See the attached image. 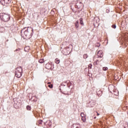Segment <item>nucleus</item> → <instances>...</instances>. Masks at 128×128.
Segmentation results:
<instances>
[{"instance_id": "obj_25", "label": "nucleus", "mask_w": 128, "mask_h": 128, "mask_svg": "<svg viewBox=\"0 0 128 128\" xmlns=\"http://www.w3.org/2000/svg\"><path fill=\"white\" fill-rule=\"evenodd\" d=\"M94 118V120H96V117L95 116V117Z\"/></svg>"}, {"instance_id": "obj_13", "label": "nucleus", "mask_w": 128, "mask_h": 128, "mask_svg": "<svg viewBox=\"0 0 128 128\" xmlns=\"http://www.w3.org/2000/svg\"><path fill=\"white\" fill-rule=\"evenodd\" d=\"M80 24H81V26H84V22H82V18H80Z\"/></svg>"}, {"instance_id": "obj_16", "label": "nucleus", "mask_w": 128, "mask_h": 128, "mask_svg": "<svg viewBox=\"0 0 128 128\" xmlns=\"http://www.w3.org/2000/svg\"><path fill=\"white\" fill-rule=\"evenodd\" d=\"M4 28H0V32H4Z\"/></svg>"}, {"instance_id": "obj_6", "label": "nucleus", "mask_w": 128, "mask_h": 128, "mask_svg": "<svg viewBox=\"0 0 128 128\" xmlns=\"http://www.w3.org/2000/svg\"><path fill=\"white\" fill-rule=\"evenodd\" d=\"M76 6L78 8H80L82 7V3L80 2H78L76 4Z\"/></svg>"}, {"instance_id": "obj_27", "label": "nucleus", "mask_w": 128, "mask_h": 128, "mask_svg": "<svg viewBox=\"0 0 128 128\" xmlns=\"http://www.w3.org/2000/svg\"><path fill=\"white\" fill-rule=\"evenodd\" d=\"M16 50H16L14 52H16Z\"/></svg>"}, {"instance_id": "obj_15", "label": "nucleus", "mask_w": 128, "mask_h": 128, "mask_svg": "<svg viewBox=\"0 0 128 128\" xmlns=\"http://www.w3.org/2000/svg\"><path fill=\"white\" fill-rule=\"evenodd\" d=\"M26 109L28 110H32V107H30V106H26Z\"/></svg>"}, {"instance_id": "obj_9", "label": "nucleus", "mask_w": 128, "mask_h": 128, "mask_svg": "<svg viewBox=\"0 0 128 128\" xmlns=\"http://www.w3.org/2000/svg\"><path fill=\"white\" fill-rule=\"evenodd\" d=\"M52 65L50 64H47L46 65V68H47L48 70H50L51 68Z\"/></svg>"}, {"instance_id": "obj_23", "label": "nucleus", "mask_w": 128, "mask_h": 128, "mask_svg": "<svg viewBox=\"0 0 128 128\" xmlns=\"http://www.w3.org/2000/svg\"><path fill=\"white\" fill-rule=\"evenodd\" d=\"M96 112V114H97L96 116H100V114H98V112Z\"/></svg>"}, {"instance_id": "obj_22", "label": "nucleus", "mask_w": 128, "mask_h": 128, "mask_svg": "<svg viewBox=\"0 0 128 128\" xmlns=\"http://www.w3.org/2000/svg\"><path fill=\"white\" fill-rule=\"evenodd\" d=\"M48 86H49L50 88H52V84H49Z\"/></svg>"}, {"instance_id": "obj_18", "label": "nucleus", "mask_w": 128, "mask_h": 128, "mask_svg": "<svg viewBox=\"0 0 128 128\" xmlns=\"http://www.w3.org/2000/svg\"><path fill=\"white\" fill-rule=\"evenodd\" d=\"M82 122H86V117H82Z\"/></svg>"}, {"instance_id": "obj_26", "label": "nucleus", "mask_w": 128, "mask_h": 128, "mask_svg": "<svg viewBox=\"0 0 128 128\" xmlns=\"http://www.w3.org/2000/svg\"><path fill=\"white\" fill-rule=\"evenodd\" d=\"M26 48H24V50H26Z\"/></svg>"}, {"instance_id": "obj_11", "label": "nucleus", "mask_w": 128, "mask_h": 128, "mask_svg": "<svg viewBox=\"0 0 128 128\" xmlns=\"http://www.w3.org/2000/svg\"><path fill=\"white\" fill-rule=\"evenodd\" d=\"M75 28H78V20L76 21V22L75 23Z\"/></svg>"}, {"instance_id": "obj_29", "label": "nucleus", "mask_w": 128, "mask_h": 128, "mask_svg": "<svg viewBox=\"0 0 128 128\" xmlns=\"http://www.w3.org/2000/svg\"><path fill=\"white\" fill-rule=\"evenodd\" d=\"M48 84H50V82H48Z\"/></svg>"}, {"instance_id": "obj_8", "label": "nucleus", "mask_w": 128, "mask_h": 128, "mask_svg": "<svg viewBox=\"0 0 128 128\" xmlns=\"http://www.w3.org/2000/svg\"><path fill=\"white\" fill-rule=\"evenodd\" d=\"M36 124L38 126H42V120H40L37 122Z\"/></svg>"}, {"instance_id": "obj_3", "label": "nucleus", "mask_w": 128, "mask_h": 128, "mask_svg": "<svg viewBox=\"0 0 128 128\" xmlns=\"http://www.w3.org/2000/svg\"><path fill=\"white\" fill-rule=\"evenodd\" d=\"M22 67L16 68L15 70V76L16 78H20L22 76Z\"/></svg>"}, {"instance_id": "obj_17", "label": "nucleus", "mask_w": 128, "mask_h": 128, "mask_svg": "<svg viewBox=\"0 0 128 128\" xmlns=\"http://www.w3.org/2000/svg\"><path fill=\"white\" fill-rule=\"evenodd\" d=\"M92 64H89V65H88V68L92 69Z\"/></svg>"}, {"instance_id": "obj_5", "label": "nucleus", "mask_w": 128, "mask_h": 128, "mask_svg": "<svg viewBox=\"0 0 128 128\" xmlns=\"http://www.w3.org/2000/svg\"><path fill=\"white\" fill-rule=\"evenodd\" d=\"M97 55L98 58H102L104 56V52H102V50H100L98 52Z\"/></svg>"}, {"instance_id": "obj_12", "label": "nucleus", "mask_w": 128, "mask_h": 128, "mask_svg": "<svg viewBox=\"0 0 128 128\" xmlns=\"http://www.w3.org/2000/svg\"><path fill=\"white\" fill-rule=\"evenodd\" d=\"M38 62L40 63V64H44V59H40L39 60H38Z\"/></svg>"}, {"instance_id": "obj_10", "label": "nucleus", "mask_w": 128, "mask_h": 128, "mask_svg": "<svg viewBox=\"0 0 128 128\" xmlns=\"http://www.w3.org/2000/svg\"><path fill=\"white\" fill-rule=\"evenodd\" d=\"M55 62L57 64H60V59L56 58L55 59Z\"/></svg>"}, {"instance_id": "obj_19", "label": "nucleus", "mask_w": 128, "mask_h": 128, "mask_svg": "<svg viewBox=\"0 0 128 128\" xmlns=\"http://www.w3.org/2000/svg\"><path fill=\"white\" fill-rule=\"evenodd\" d=\"M102 70H108V67H104V68H102Z\"/></svg>"}, {"instance_id": "obj_7", "label": "nucleus", "mask_w": 128, "mask_h": 128, "mask_svg": "<svg viewBox=\"0 0 128 128\" xmlns=\"http://www.w3.org/2000/svg\"><path fill=\"white\" fill-rule=\"evenodd\" d=\"M72 128H80V124L78 123L74 124L72 126Z\"/></svg>"}, {"instance_id": "obj_20", "label": "nucleus", "mask_w": 128, "mask_h": 128, "mask_svg": "<svg viewBox=\"0 0 128 128\" xmlns=\"http://www.w3.org/2000/svg\"><path fill=\"white\" fill-rule=\"evenodd\" d=\"M88 54H84V58H88Z\"/></svg>"}, {"instance_id": "obj_1", "label": "nucleus", "mask_w": 128, "mask_h": 128, "mask_svg": "<svg viewBox=\"0 0 128 128\" xmlns=\"http://www.w3.org/2000/svg\"><path fill=\"white\" fill-rule=\"evenodd\" d=\"M30 30H32V28L26 29V28H24L22 30L21 34L23 36L24 38L28 40L32 38V33L30 32Z\"/></svg>"}, {"instance_id": "obj_28", "label": "nucleus", "mask_w": 128, "mask_h": 128, "mask_svg": "<svg viewBox=\"0 0 128 128\" xmlns=\"http://www.w3.org/2000/svg\"><path fill=\"white\" fill-rule=\"evenodd\" d=\"M94 64H96V62H94Z\"/></svg>"}, {"instance_id": "obj_2", "label": "nucleus", "mask_w": 128, "mask_h": 128, "mask_svg": "<svg viewBox=\"0 0 128 128\" xmlns=\"http://www.w3.org/2000/svg\"><path fill=\"white\" fill-rule=\"evenodd\" d=\"M0 18L3 20V22H8L10 18V16L4 13H1L0 14Z\"/></svg>"}, {"instance_id": "obj_4", "label": "nucleus", "mask_w": 128, "mask_h": 128, "mask_svg": "<svg viewBox=\"0 0 128 128\" xmlns=\"http://www.w3.org/2000/svg\"><path fill=\"white\" fill-rule=\"evenodd\" d=\"M0 3L2 6H5L6 4H10V0H1Z\"/></svg>"}, {"instance_id": "obj_21", "label": "nucleus", "mask_w": 128, "mask_h": 128, "mask_svg": "<svg viewBox=\"0 0 128 128\" xmlns=\"http://www.w3.org/2000/svg\"><path fill=\"white\" fill-rule=\"evenodd\" d=\"M112 28H116V24H113L112 25Z\"/></svg>"}, {"instance_id": "obj_24", "label": "nucleus", "mask_w": 128, "mask_h": 128, "mask_svg": "<svg viewBox=\"0 0 128 128\" xmlns=\"http://www.w3.org/2000/svg\"><path fill=\"white\" fill-rule=\"evenodd\" d=\"M125 44L126 45L128 44V42L126 41L125 42Z\"/></svg>"}, {"instance_id": "obj_14", "label": "nucleus", "mask_w": 128, "mask_h": 128, "mask_svg": "<svg viewBox=\"0 0 128 128\" xmlns=\"http://www.w3.org/2000/svg\"><path fill=\"white\" fill-rule=\"evenodd\" d=\"M80 116H82V118H84L86 117V114H84V112H81Z\"/></svg>"}]
</instances>
